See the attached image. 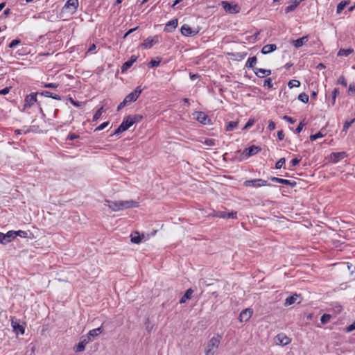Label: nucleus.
Here are the masks:
<instances>
[{
  "label": "nucleus",
  "mask_w": 355,
  "mask_h": 355,
  "mask_svg": "<svg viewBox=\"0 0 355 355\" xmlns=\"http://www.w3.org/2000/svg\"><path fill=\"white\" fill-rule=\"evenodd\" d=\"M137 202L133 200L110 201L106 200L105 205L108 206L112 211H118L128 208L136 207Z\"/></svg>",
  "instance_id": "1"
},
{
  "label": "nucleus",
  "mask_w": 355,
  "mask_h": 355,
  "mask_svg": "<svg viewBox=\"0 0 355 355\" xmlns=\"http://www.w3.org/2000/svg\"><path fill=\"white\" fill-rule=\"evenodd\" d=\"M221 338V336L217 335L209 340L205 350V355H214L215 349H218Z\"/></svg>",
  "instance_id": "2"
},
{
  "label": "nucleus",
  "mask_w": 355,
  "mask_h": 355,
  "mask_svg": "<svg viewBox=\"0 0 355 355\" xmlns=\"http://www.w3.org/2000/svg\"><path fill=\"white\" fill-rule=\"evenodd\" d=\"M130 119V115H128L126 117H125L121 125L115 130L112 135H119L123 132L127 130L129 128H130L132 125V122Z\"/></svg>",
  "instance_id": "3"
},
{
  "label": "nucleus",
  "mask_w": 355,
  "mask_h": 355,
  "mask_svg": "<svg viewBox=\"0 0 355 355\" xmlns=\"http://www.w3.org/2000/svg\"><path fill=\"white\" fill-rule=\"evenodd\" d=\"M220 5L227 12L236 14L240 12V8L237 4H232L227 1H222Z\"/></svg>",
  "instance_id": "4"
},
{
  "label": "nucleus",
  "mask_w": 355,
  "mask_h": 355,
  "mask_svg": "<svg viewBox=\"0 0 355 355\" xmlns=\"http://www.w3.org/2000/svg\"><path fill=\"white\" fill-rule=\"evenodd\" d=\"M91 338H89V336H83L80 339V342L76 345L73 347V350L76 352H80L85 350V346L91 341Z\"/></svg>",
  "instance_id": "5"
},
{
  "label": "nucleus",
  "mask_w": 355,
  "mask_h": 355,
  "mask_svg": "<svg viewBox=\"0 0 355 355\" xmlns=\"http://www.w3.org/2000/svg\"><path fill=\"white\" fill-rule=\"evenodd\" d=\"M143 89L141 87H137L136 89L132 92L130 94L127 95L124 100L127 103H130L137 101L140 94H141Z\"/></svg>",
  "instance_id": "6"
},
{
  "label": "nucleus",
  "mask_w": 355,
  "mask_h": 355,
  "mask_svg": "<svg viewBox=\"0 0 355 355\" xmlns=\"http://www.w3.org/2000/svg\"><path fill=\"white\" fill-rule=\"evenodd\" d=\"M245 187H262V186H271L270 184H268L266 180L263 179H254L251 180H246L243 183Z\"/></svg>",
  "instance_id": "7"
},
{
  "label": "nucleus",
  "mask_w": 355,
  "mask_h": 355,
  "mask_svg": "<svg viewBox=\"0 0 355 355\" xmlns=\"http://www.w3.org/2000/svg\"><path fill=\"white\" fill-rule=\"evenodd\" d=\"M160 37L159 35H155L154 37H149L146 38L144 42L141 44V46L145 49H150L153 45L159 42Z\"/></svg>",
  "instance_id": "8"
},
{
  "label": "nucleus",
  "mask_w": 355,
  "mask_h": 355,
  "mask_svg": "<svg viewBox=\"0 0 355 355\" xmlns=\"http://www.w3.org/2000/svg\"><path fill=\"white\" fill-rule=\"evenodd\" d=\"M193 115L195 116V119L202 124H209L211 122V120L208 116L202 112H196L193 113Z\"/></svg>",
  "instance_id": "9"
},
{
  "label": "nucleus",
  "mask_w": 355,
  "mask_h": 355,
  "mask_svg": "<svg viewBox=\"0 0 355 355\" xmlns=\"http://www.w3.org/2000/svg\"><path fill=\"white\" fill-rule=\"evenodd\" d=\"M181 33L187 37L189 36H194L198 33V31L196 29H193L187 24H184L181 27Z\"/></svg>",
  "instance_id": "10"
},
{
  "label": "nucleus",
  "mask_w": 355,
  "mask_h": 355,
  "mask_svg": "<svg viewBox=\"0 0 355 355\" xmlns=\"http://www.w3.org/2000/svg\"><path fill=\"white\" fill-rule=\"evenodd\" d=\"M39 92L31 93L26 96L24 101V107H31L35 103L37 102V95Z\"/></svg>",
  "instance_id": "11"
},
{
  "label": "nucleus",
  "mask_w": 355,
  "mask_h": 355,
  "mask_svg": "<svg viewBox=\"0 0 355 355\" xmlns=\"http://www.w3.org/2000/svg\"><path fill=\"white\" fill-rule=\"evenodd\" d=\"M78 6V0H68L63 9L69 10V11L71 13H73L76 12L77 8Z\"/></svg>",
  "instance_id": "12"
},
{
  "label": "nucleus",
  "mask_w": 355,
  "mask_h": 355,
  "mask_svg": "<svg viewBox=\"0 0 355 355\" xmlns=\"http://www.w3.org/2000/svg\"><path fill=\"white\" fill-rule=\"evenodd\" d=\"M275 342L282 346L287 345L291 343V339L284 334H279L275 336Z\"/></svg>",
  "instance_id": "13"
},
{
  "label": "nucleus",
  "mask_w": 355,
  "mask_h": 355,
  "mask_svg": "<svg viewBox=\"0 0 355 355\" xmlns=\"http://www.w3.org/2000/svg\"><path fill=\"white\" fill-rule=\"evenodd\" d=\"M271 181L273 182H277V183H279V184L288 185L291 187H295L297 184L296 182H295V181H291L289 180L279 178H276V177H272Z\"/></svg>",
  "instance_id": "14"
},
{
  "label": "nucleus",
  "mask_w": 355,
  "mask_h": 355,
  "mask_svg": "<svg viewBox=\"0 0 355 355\" xmlns=\"http://www.w3.org/2000/svg\"><path fill=\"white\" fill-rule=\"evenodd\" d=\"M253 311L251 309H245L243 310L239 315V320L241 322L248 321L252 316Z\"/></svg>",
  "instance_id": "15"
},
{
  "label": "nucleus",
  "mask_w": 355,
  "mask_h": 355,
  "mask_svg": "<svg viewBox=\"0 0 355 355\" xmlns=\"http://www.w3.org/2000/svg\"><path fill=\"white\" fill-rule=\"evenodd\" d=\"M11 325L13 328V331L18 334L20 333L21 334H24V328L22 325L19 324V322L17 320H14L13 318L11 320Z\"/></svg>",
  "instance_id": "16"
},
{
  "label": "nucleus",
  "mask_w": 355,
  "mask_h": 355,
  "mask_svg": "<svg viewBox=\"0 0 355 355\" xmlns=\"http://www.w3.org/2000/svg\"><path fill=\"white\" fill-rule=\"evenodd\" d=\"M347 157V153L345 152H338V153H332L330 155L331 161L334 163H337L340 159H344Z\"/></svg>",
  "instance_id": "17"
},
{
  "label": "nucleus",
  "mask_w": 355,
  "mask_h": 355,
  "mask_svg": "<svg viewBox=\"0 0 355 355\" xmlns=\"http://www.w3.org/2000/svg\"><path fill=\"white\" fill-rule=\"evenodd\" d=\"M308 40H309V37H308V35H306V36H303L300 38H298L297 40H293L291 42V43L295 48H300L302 46H303L304 44H306L308 42Z\"/></svg>",
  "instance_id": "18"
},
{
  "label": "nucleus",
  "mask_w": 355,
  "mask_h": 355,
  "mask_svg": "<svg viewBox=\"0 0 355 355\" xmlns=\"http://www.w3.org/2000/svg\"><path fill=\"white\" fill-rule=\"evenodd\" d=\"M254 72L259 78H264L271 74V71L261 68H254Z\"/></svg>",
  "instance_id": "19"
},
{
  "label": "nucleus",
  "mask_w": 355,
  "mask_h": 355,
  "mask_svg": "<svg viewBox=\"0 0 355 355\" xmlns=\"http://www.w3.org/2000/svg\"><path fill=\"white\" fill-rule=\"evenodd\" d=\"M178 26V19H174L169 21L165 26L164 31L166 32H172Z\"/></svg>",
  "instance_id": "20"
},
{
  "label": "nucleus",
  "mask_w": 355,
  "mask_h": 355,
  "mask_svg": "<svg viewBox=\"0 0 355 355\" xmlns=\"http://www.w3.org/2000/svg\"><path fill=\"white\" fill-rule=\"evenodd\" d=\"M260 150L261 148L259 147L256 146H251L244 150V153L247 157H250L252 155L257 154Z\"/></svg>",
  "instance_id": "21"
},
{
  "label": "nucleus",
  "mask_w": 355,
  "mask_h": 355,
  "mask_svg": "<svg viewBox=\"0 0 355 355\" xmlns=\"http://www.w3.org/2000/svg\"><path fill=\"white\" fill-rule=\"evenodd\" d=\"M276 49H277L276 44H266L263 46V48L261 49V53L263 54H268V53L275 51Z\"/></svg>",
  "instance_id": "22"
},
{
  "label": "nucleus",
  "mask_w": 355,
  "mask_h": 355,
  "mask_svg": "<svg viewBox=\"0 0 355 355\" xmlns=\"http://www.w3.org/2000/svg\"><path fill=\"white\" fill-rule=\"evenodd\" d=\"M131 242L133 243H139L142 239L144 238V235L142 234L141 236L138 232H135L134 234H131Z\"/></svg>",
  "instance_id": "23"
},
{
  "label": "nucleus",
  "mask_w": 355,
  "mask_h": 355,
  "mask_svg": "<svg viewBox=\"0 0 355 355\" xmlns=\"http://www.w3.org/2000/svg\"><path fill=\"white\" fill-rule=\"evenodd\" d=\"M193 293V291L191 288H189L188 290H187L184 295L180 299V304L185 303L187 302V300L191 299Z\"/></svg>",
  "instance_id": "24"
},
{
  "label": "nucleus",
  "mask_w": 355,
  "mask_h": 355,
  "mask_svg": "<svg viewBox=\"0 0 355 355\" xmlns=\"http://www.w3.org/2000/svg\"><path fill=\"white\" fill-rule=\"evenodd\" d=\"M137 60V57L132 56L130 60L126 61L122 66V71H124L132 67L133 63Z\"/></svg>",
  "instance_id": "25"
},
{
  "label": "nucleus",
  "mask_w": 355,
  "mask_h": 355,
  "mask_svg": "<svg viewBox=\"0 0 355 355\" xmlns=\"http://www.w3.org/2000/svg\"><path fill=\"white\" fill-rule=\"evenodd\" d=\"M38 94H40L41 96H46V97L52 98L55 99V100H59V101L61 100V97H60V95L53 94H52L51 92H50L49 91H44L42 92L39 93Z\"/></svg>",
  "instance_id": "26"
},
{
  "label": "nucleus",
  "mask_w": 355,
  "mask_h": 355,
  "mask_svg": "<svg viewBox=\"0 0 355 355\" xmlns=\"http://www.w3.org/2000/svg\"><path fill=\"white\" fill-rule=\"evenodd\" d=\"M297 297H298V295L297 294H294L290 297H288L285 300L284 306H290V305L294 304L296 302Z\"/></svg>",
  "instance_id": "27"
},
{
  "label": "nucleus",
  "mask_w": 355,
  "mask_h": 355,
  "mask_svg": "<svg viewBox=\"0 0 355 355\" xmlns=\"http://www.w3.org/2000/svg\"><path fill=\"white\" fill-rule=\"evenodd\" d=\"M103 331V328L102 327H100L98 328H96V329H92V330H90L87 334H86L85 336H89V338H91V337L92 338H95L99 334L102 333Z\"/></svg>",
  "instance_id": "28"
},
{
  "label": "nucleus",
  "mask_w": 355,
  "mask_h": 355,
  "mask_svg": "<svg viewBox=\"0 0 355 355\" xmlns=\"http://www.w3.org/2000/svg\"><path fill=\"white\" fill-rule=\"evenodd\" d=\"M257 58L256 56H252V57H250L248 59L246 63H245V67H248V68H252V69H254V66L257 63Z\"/></svg>",
  "instance_id": "29"
},
{
  "label": "nucleus",
  "mask_w": 355,
  "mask_h": 355,
  "mask_svg": "<svg viewBox=\"0 0 355 355\" xmlns=\"http://www.w3.org/2000/svg\"><path fill=\"white\" fill-rule=\"evenodd\" d=\"M238 124H239V121H230L227 123L225 129L226 131H232L236 128H237Z\"/></svg>",
  "instance_id": "30"
},
{
  "label": "nucleus",
  "mask_w": 355,
  "mask_h": 355,
  "mask_svg": "<svg viewBox=\"0 0 355 355\" xmlns=\"http://www.w3.org/2000/svg\"><path fill=\"white\" fill-rule=\"evenodd\" d=\"M354 52V50L352 49H340L338 53H337V55L338 56H348L349 54L352 53Z\"/></svg>",
  "instance_id": "31"
},
{
  "label": "nucleus",
  "mask_w": 355,
  "mask_h": 355,
  "mask_svg": "<svg viewBox=\"0 0 355 355\" xmlns=\"http://www.w3.org/2000/svg\"><path fill=\"white\" fill-rule=\"evenodd\" d=\"M103 112V107H100L93 116V121H97Z\"/></svg>",
  "instance_id": "32"
},
{
  "label": "nucleus",
  "mask_w": 355,
  "mask_h": 355,
  "mask_svg": "<svg viewBox=\"0 0 355 355\" xmlns=\"http://www.w3.org/2000/svg\"><path fill=\"white\" fill-rule=\"evenodd\" d=\"M6 234L7 243L15 238V231H9Z\"/></svg>",
  "instance_id": "33"
},
{
  "label": "nucleus",
  "mask_w": 355,
  "mask_h": 355,
  "mask_svg": "<svg viewBox=\"0 0 355 355\" xmlns=\"http://www.w3.org/2000/svg\"><path fill=\"white\" fill-rule=\"evenodd\" d=\"M299 101L307 103L309 102V96L305 93H301L298 96Z\"/></svg>",
  "instance_id": "34"
},
{
  "label": "nucleus",
  "mask_w": 355,
  "mask_h": 355,
  "mask_svg": "<svg viewBox=\"0 0 355 355\" xmlns=\"http://www.w3.org/2000/svg\"><path fill=\"white\" fill-rule=\"evenodd\" d=\"M297 7V4L292 3L291 5L288 6H286L285 8V10H285V13L287 14L288 12L294 11L296 9Z\"/></svg>",
  "instance_id": "35"
},
{
  "label": "nucleus",
  "mask_w": 355,
  "mask_h": 355,
  "mask_svg": "<svg viewBox=\"0 0 355 355\" xmlns=\"http://www.w3.org/2000/svg\"><path fill=\"white\" fill-rule=\"evenodd\" d=\"M141 119H142V116H141V115H139V114H136L134 116L130 115V120L132 122V125L135 124V123L139 122Z\"/></svg>",
  "instance_id": "36"
},
{
  "label": "nucleus",
  "mask_w": 355,
  "mask_h": 355,
  "mask_svg": "<svg viewBox=\"0 0 355 355\" xmlns=\"http://www.w3.org/2000/svg\"><path fill=\"white\" fill-rule=\"evenodd\" d=\"M300 85V83L299 80H291L288 82V86L290 87V88H293V87H297Z\"/></svg>",
  "instance_id": "37"
},
{
  "label": "nucleus",
  "mask_w": 355,
  "mask_h": 355,
  "mask_svg": "<svg viewBox=\"0 0 355 355\" xmlns=\"http://www.w3.org/2000/svg\"><path fill=\"white\" fill-rule=\"evenodd\" d=\"M331 318V315L329 314H324L320 318V322L322 324H326L327 323Z\"/></svg>",
  "instance_id": "38"
},
{
  "label": "nucleus",
  "mask_w": 355,
  "mask_h": 355,
  "mask_svg": "<svg viewBox=\"0 0 355 355\" xmlns=\"http://www.w3.org/2000/svg\"><path fill=\"white\" fill-rule=\"evenodd\" d=\"M340 94L339 89L338 88H335L332 92V99H331V103L334 105L336 102V96Z\"/></svg>",
  "instance_id": "39"
},
{
  "label": "nucleus",
  "mask_w": 355,
  "mask_h": 355,
  "mask_svg": "<svg viewBox=\"0 0 355 355\" xmlns=\"http://www.w3.org/2000/svg\"><path fill=\"white\" fill-rule=\"evenodd\" d=\"M214 216L220 218H227V212L218 211L214 213Z\"/></svg>",
  "instance_id": "40"
},
{
  "label": "nucleus",
  "mask_w": 355,
  "mask_h": 355,
  "mask_svg": "<svg viewBox=\"0 0 355 355\" xmlns=\"http://www.w3.org/2000/svg\"><path fill=\"white\" fill-rule=\"evenodd\" d=\"M355 121V119H353L352 120L348 121H345L343 125V131L347 132L349 126Z\"/></svg>",
  "instance_id": "41"
},
{
  "label": "nucleus",
  "mask_w": 355,
  "mask_h": 355,
  "mask_svg": "<svg viewBox=\"0 0 355 355\" xmlns=\"http://www.w3.org/2000/svg\"><path fill=\"white\" fill-rule=\"evenodd\" d=\"M286 159L284 157L281 158L279 161L275 164V168L277 169H280L282 166L285 164Z\"/></svg>",
  "instance_id": "42"
},
{
  "label": "nucleus",
  "mask_w": 355,
  "mask_h": 355,
  "mask_svg": "<svg viewBox=\"0 0 355 355\" xmlns=\"http://www.w3.org/2000/svg\"><path fill=\"white\" fill-rule=\"evenodd\" d=\"M324 135L323 134H322L320 132H318V133L315 134V135H311L310 136V140L311 141H315L319 138H322L323 137Z\"/></svg>",
  "instance_id": "43"
},
{
  "label": "nucleus",
  "mask_w": 355,
  "mask_h": 355,
  "mask_svg": "<svg viewBox=\"0 0 355 355\" xmlns=\"http://www.w3.org/2000/svg\"><path fill=\"white\" fill-rule=\"evenodd\" d=\"M255 123V120L254 119H250L248 122L246 123V124L245 125V126L243 128V130H246L249 128H250L251 126H252Z\"/></svg>",
  "instance_id": "44"
},
{
  "label": "nucleus",
  "mask_w": 355,
  "mask_h": 355,
  "mask_svg": "<svg viewBox=\"0 0 355 355\" xmlns=\"http://www.w3.org/2000/svg\"><path fill=\"white\" fill-rule=\"evenodd\" d=\"M21 43V40L19 39H16L12 40L8 45L9 48L12 49L15 47L17 45Z\"/></svg>",
  "instance_id": "45"
},
{
  "label": "nucleus",
  "mask_w": 355,
  "mask_h": 355,
  "mask_svg": "<svg viewBox=\"0 0 355 355\" xmlns=\"http://www.w3.org/2000/svg\"><path fill=\"white\" fill-rule=\"evenodd\" d=\"M337 83L338 84H341L343 85L344 87H346L347 86V81H346V79L343 76H340L338 80H337Z\"/></svg>",
  "instance_id": "46"
},
{
  "label": "nucleus",
  "mask_w": 355,
  "mask_h": 355,
  "mask_svg": "<svg viewBox=\"0 0 355 355\" xmlns=\"http://www.w3.org/2000/svg\"><path fill=\"white\" fill-rule=\"evenodd\" d=\"M108 125H109V121L104 122L102 124H101L100 125H98L97 128H96L94 131L97 132V131L102 130L104 128H105Z\"/></svg>",
  "instance_id": "47"
},
{
  "label": "nucleus",
  "mask_w": 355,
  "mask_h": 355,
  "mask_svg": "<svg viewBox=\"0 0 355 355\" xmlns=\"http://www.w3.org/2000/svg\"><path fill=\"white\" fill-rule=\"evenodd\" d=\"M344 2L341 1L340 2L337 6L336 12L338 14H340L342 10L345 8Z\"/></svg>",
  "instance_id": "48"
},
{
  "label": "nucleus",
  "mask_w": 355,
  "mask_h": 355,
  "mask_svg": "<svg viewBox=\"0 0 355 355\" xmlns=\"http://www.w3.org/2000/svg\"><path fill=\"white\" fill-rule=\"evenodd\" d=\"M43 87L46 88L56 89L58 87L57 83H44Z\"/></svg>",
  "instance_id": "49"
},
{
  "label": "nucleus",
  "mask_w": 355,
  "mask_h": 355,
  "mask_svg": "<svg viewBox=\"0 0 355 355\" xmlns=\"http://www.w3.org/2000/svg\"><path fill=\"white\" fill-rule=\"evenodd\" d=\"M304 121L303 120V121H302L299 123L298 126H297V128L295 129V132H296V133L299 134V133L302 131V128H304V126L306 125V124H305V123H304Z\"/></svg>",
  "instance_id": "50"
},
{
  "label": "nucleus",
  "mask_w": 355,
  "mask_h": 355,
  "mask_svg": "<svg viewBox=\"0 0 355 355\" xmlns=\"http://www.w3.org/2000/svg\"><path fill=\"white\" fill-rule=\"evenodd\" d=\"M160 61H156V60H151L148 64V67L153 68L155 67H158L159 65Z\"/></svg>",
  "instance_id": "51"
},
{
  "label": "nucleus",
  "mask_w": 355,
  "mask_h": 355,
  "mask_svg": "<svg viewBox=\"0 0 355 355\" xmlns=\"http://www.w3.org/2000/svg\"><path fill=\"white\" fill-rule=\"evenodd\" d=\"M15 236H19L21 237L26 238L27 236V232L25 231H22V230L15 231Z\"/></svg>",
  "instance_id": "52"
},
{
  "label": "nucleus",
  "mask_w": 355,
  "mask_h": 355,
  "mask_svg": "<svg viewBox=\"0 0 355 355\" xmlns=\"http://www.w3.org/2000/svg\"><path fill=\"white\" fill-rule=\"evenodd\" d=\"M263 86H267L268 88H272L273 87V84L272 83L271 78H267L264 80Z\"/></svg>",
  "instance_id": "53"
},
{
  "label": "nucleus",
  "mask_w": 355,
  "mask_h": 355,
  "mask_svg": "<svg viewBox=\"0 0 355 355\" xmlns=\"http://www.w3.org/2000/svg\"><path fill=\"white\" fill-rule=\"evenodd\" d=\"M227 218H237V213L236 211H231L227 213Z\"/></svg>",
  "instance_id": "54"
},
{
  "label": "nucleus",
  "mask_w": 355,
  "mask_h": 355,
  "mask_svg": "<svg viewBox=\"0 0 355 355\" xmlns=\"http://www.w3.org/2000/svg\"><path fill=\"white\" fill-rule=\"evenodd\" d=\"M6 239H6V234L0 232V243L4 244V245L6 244L7 243Z\"/></svg>",
  "instance_id": "55"
},
{
  "label": "nucleus",
  "mask_w": 355,
  "mask_h": 355,
  "mask_svg": "<svg viewBox=\"0 0 355 355\" xmlns=\"http://www.w3.org/2000/svg\"><path fill=\"white\" fill-rule=\"evenodd\" d=\"M354 330H355V321L352 324H351L350 325H349L346 327L345 331L351 332Z\"/></svg>",
  "instance_id": "56"
},
{
  "label": "nucleus",
  "mask_w": 355,
  "mask_h": 355,
  "mask_svg": "<svg viewBox=\"0 0 355 355\" xmlns=\"http://www.w3.org/2000/svg\"><path fill=\"white\" fill-rule=\"evenodd\" d=\"M138 28V26L135 27V28H131L130 29L128 32H126L125 33V35H123V39H125L130 34L132 33L133 32H135L136 30H137Z\"/></svg>",
  "instance_id": "57"
},
{
  "label": "nucleus",
  "mask_w": 355,
  "mask_h": 355,
  "mask_svg": "<svg viewBox=\"0 0 355 355\" xmlns=\"http://www.w3.org/2000/svg\"><path fill=\"white\" fill-rule=\"evenodd\" d=\"M301 161V158L298 159V158H295V159H293L291 162V166H297V164H299V163Z\"/></svg>",
  "instance_id": "58"
},
{
  "label": "nucleus",
  "mask_w": 355,
  "mask_h": 355,
  "mask_svg": "<svg viewBox=\"0 0 355 355\" xmlns=\"http://www.w3.org/2000/svg\"><path fill=\"white\" fill-rule=\"evenodd\" d=\"M283 119H284V120H285V121H286L287 122H288V123H291V124L294 123H295V121L294 119H293L291 117H290V116H286V115H285V116H283Z\"/></svg>",
  "instance_id": "59"
},
{
  "label": "nucleus",
  "mask_w": 355,
  "mask_h": 355,
  "mask_svg": "<svg viewBox=\"0 0 355 355\" xmlns=\"http://www.w3.org/2000/svg\"><path fill=\"white\" fill-rule=\"evenodd\" d=\"M268 128L270 131L273 130L275 128V123L272 121H269Z\"/></svg>",
  "instance_id": "60"
},
{
  "label": "nucleus",
  "mask_w": 355,
  "mask_h": 355,
  "mask_svg": "<svg viewBox=\"0 0 355 355\" xmlns=\"http://www.w3.org/2000/svg\"><path fill=\"white\" fill-rule=\"evenodd\" d=\"M128 103L125 101V100L123 99V101L118 105L117 107V111H119L121 110L122 108H123Z\"/></svg>",
  "instance_id": "61"
},
{
  "label": "nucleus",
  "mask_w": 355,
  "mask_h": 355,
  "mask_svg": "<svg viewBox=\"0 0 355 355\" xmlns=\"http://www.w3.org/2000/svg\"><path fill=\"white\" fill-rule=\"evenodd\" d=\"M277 137H278V139L282 141L284 139V133L283 132V130H279L277 132Z\"/></svg>",
  "instance_id": "62"
},
{
  "label": "nucleus",
  "mask_w": 355,
  "mask_h": 355,
  "mask_svg": "<svg viewBox=\"0 0 355 355\" xmlns=\"http://www.w3.org/2000/svg\"><path fill=\"white\" fill-rule=\"evenodd\" d=\"M10 92V87H5L3 89L0 90V94L6 95L8 94Z\"/></svg>",
  "instance_id": "63"
},
{
  "label": "nucleus",
  "mask_w": 355,
  "mask_h": 355,
  "mask_svg": "<svg viewBox=\"0 0 355 355\" xmlns=\"http://www.w3.org/2000/svg\"><path fill=\"white\" fill-rule=\"evenodd\" d=\"M348 92H352V94H355V86L354 85H349Z\"/></svg>",
  "instance_id": "64"
}]
</instances>
